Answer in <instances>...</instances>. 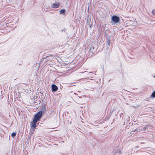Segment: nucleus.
<instances>
[{
    "instance_id": "dca6fc26",
    "label": "nucleus",
    "mask_w": 155,
    "mask_h": 155,
    "mask_svg": "<svg viewBox=\"0 0 155 155\" xmlns=\"http://www.w3.org/2000/svg\"><path fill=\"white\" fill-rule=\"evenodd\" d=\"M115 153H116V151H115L114 152Z\"/></svg>"
},
{
    "instance_id": "f3484780",
    "label": "nucleus",
    "mask_w": 155,
    "mask_h": 155,
    "mask_svg": "<svg viewBox=\"0 0 155 155\" xmlns=\"http://www.w3.org/2000/svg\"><path fill=\"white\" fill-rule=\"evenodd\" d=\"M87 71H85L84 72H86Z\"/></svg>"
},
{
    "instance_id": "f8f14e48",
    "label": "nucleus",
    "mask_w": 155,
    "mask_h": 155,
    "mask_svg": "<svg viewBox=\"0 0 155 155\" xmlns=\"http://www.w3.org/2000/svg\"><path fill=\"white\" fill-rule=\"evenodd\" d=\"M65 29H64V30H61V31H65Z\"/></svg>"
},
{
    "instance_id": "20e7f679",
    "label": "nucleus",
    "mask_w": 155,
    "mask_h": 155,
    "mask_svg": "<svg viewBox=\"0 0 155 155\" xmlns=\"http://www.w3.org/2000/svg\"><path fill=\"white\" fill-rule=\"evenodd\" d=\"M60 5L59 3H55L51 5V7L54 8H57L59 7Z\"/></svg>"
},
{
    "instance_id": "ddd939ff",
    "label": "nucleus",
    "mask_w": 155,
    "mask_h": 155,
    "mask_svg": "<svg viewBox=\"0 0 155 155\" xmlns=\"http://www.w3.org/2000/svg\"><path fill=\"white\" fill-rule=\"evenodd\" d=\"M117 149V148H115V150H116Z\"/></svg>"
},
{
    "instance_id": "4468645a",
    "label": "nucleus",
    "mask_w": 155,
    "mask_h": 155,
    "mask_svg": "<svg viewBox=\"0 0 155 155\" xmlns=\"http://www.w3.org/2000/svg\"><path fill=\"white\" fill-rule=\"evenodd\" d=\"M153 77H154V78H155V75H154L153 76Z\"/></svg>"
},
{
    "instance_id": "1a4fd4ad",
    "label": "nucleus",
    "mask_w": 155,
    "mask_h": 155,
    "mask_svg": "<svg viewBox=\"0 0 155 155\" xmlns=\"http://www.w3.org/2000/svg\"><path fill=\"white\" fill-rule=\"evenodd\" d=\"M16 134V133L14 132V133H12V134H11V136H12V137L13 138H14L15 137V136Z\"/></svg>"
},
{
    "instance_id": "9d476101",
    "label": "nucleus",
    "mask_w": 155,
    "mask_h": 155,
    "mask_svg": "<svg viewBox=\"0 0 155 155\" xmlns=\"http://www.w3.org/2000/svg\"><path fill=\"white\" fill-rule=\"evenodd\" d=\"M151 96L153 97H155V91L152 93Z\"/></svg>"
},
{
    "instance_id": "2eb2a0df",
    "label": "nucleus",
    "mask_w": 155,
    "mask_h": 155,
    "mask_svg": "<svg viewBox=\"0 0 155 155\" xmlns=\"http://www.w3.org/2000/svg\"><path fill=\"white\" fill-rule=\"evenodd\" d=\"M138 147V146H137L136 147H137H137Z\"/></svg>"
},
{
    "instance_id": "f257e3e1",
    "label": "nucleus",
    "mask_w": 155,
    "mask_h": 155,
    "mask_svg": "<svg viewBox=\"0 0 155 155\" xmlns=\"http://www.w3.org/2000/svg\"><path fill=\"white\" fill-rule=\"evenodd\" d=\"M42 112L41 111L38 112L34 116L32 122L31 123V125L32 129L34 130L36 127V123L37 121L40 119Z\"/></svg>"
},
{
    "instance_id": "423d86ee",
    "label": "nucleus",
    "mask_w": 155,
    "mask_h": 155,
    "mask_svg": "<svg viewBox=\"0 0 155 155\" xmlns=\"http://www.w3.org/2000/svg\"><path fill=\"white\" fill-rule=\"evenodd\" d=\"M110 41L109 40H108L107 41V48H109V47L110 46Z\"/></svg>"
},
{
    "instance_id": "9b49d317",
    "label": "nucleus",
    "mask_w": 155,
    "mask_h": 155,
    "mask_svg": "<svg viewBox=\"0 0 155 155\" xmlns=\"http://www.w3.org/2000/svg\"><path fill=\"white\" fill-rule=\"evenodd\" d=\"M152 13L153 15H155V9H153L152 10Z\"/></svg>"
},
{
    "instance_id": "6e6552de",
    "label": "nucleus",
    "mask_w": 155,
    "mask_h": 155,
    "mask_svg": "<svg viewBox=\"0 0 155 155\" xmlns=\"http://www.w3.org/2000/svg\"><path fill=\"white\" fill-rule=\"evenodd\" d=\"M65 10L64 9H62L60 11V14H64L65 12Z\"/></svg>"
},
{
    "instance_id": "7ed1b4c3",
    "label": "nucleus",
    "mask_w": 155,
    "mask_h": 155,
    "mask_svg": "<svg viewBox=\"0 0 155 155\" xmlns=\"http://www.w3.org/2000/svg\"><path fill=\"white\" fill-rule=\"evenodd\" d=\"M52 91V92H55L58 89V87L57 86L54 84H52L51 85Z\"/></svg>"
},
{
    "instance_id": "39448f33",
    "label": "nucleus",
    "mask_w": 155,
    "mask_h": 155,
    "mask_svg": "<svg viewBox=\"0 0 155 155\" xmlns=\"http://www.w3.org/2000/svg\"><path fill=\"white\" fill-rule=\"evenodd\" d=\"M148 127L149 126L146 125V126L143 127L142 128H141V130L143 131H146L147 130L148 131Z\"/></svg>"
},
{
    "instance_id": "0eeeda50",
    "label": "nucleus",
    "mask_w": 155,
    "mask_h": 155,
    "mask_svg": "<svg viewBox=\"0 0 155 155\" xmlns=\"http://www.w3.org/2000/svg\"><path fill=\"white\" fill-rule=\"evenodd\" d=\"M94 47L91 46L90 49V50L91 51V52H92V53H93L94 52L95 50H94Z\"/></svg>"
},
{
    "instance_id": "f03ea898",
    "label": "nucleus",
    "mask_w": 155,
    "mask_h": 155,
    "mask_svg": "<svg viewBox=\"0 0 155 155\" xmlns=\"http://www.w3.org/2000/svg\"><path fill=\"white\" fill-rule=\"evenodd\" d=\"M112 20L114 23H117L119 21L120 18L117 15H114L112 17Z\"/></svg>"
}]
</instances>
